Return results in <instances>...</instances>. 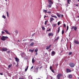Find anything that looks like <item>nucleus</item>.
I'll use <instances>...</instances> for the list:
<instances>
[{
  "label": "nucleus",
  "mask_w": 79,
  "mask_h": 79,
  "mask_svg": "<svg viewBox=\"0 0 79 79\" xmlns=\"http://www.w3.org/2000/svg\"><path fill=\"white\" fill-rule=\"evenodd\" d=\"M8 37L7 36H2V38H1V40H5L6 39H8Z\"/></svg>",
  "instance_id": "nucleus-1"
},
{
  "label": "nucleus",
  "mask_w": 79,
  "mask_h": 79,
  "mask_svg": "<svg viewBox=\"0 0 79 79\" xmlns=\"http://www.w3.org/2000/svg\"><path fill=\"white\" fill-rule=\"evenodd\" d=\"M69 65L71 68H74V66L75 65L73 63H70L69 64Z\"/></svg>",
  "instance_id": "nucleus-2"
},
{
  "label": "nucleus",
  "mask_w": 79,
  "mask_h": 79,
  "mask_svg": "<svg viewBox=\"0 0 79 79\" xmlns=\"http://www.w3.org/2000/svg\"><path fill=\"white\" fill-rule=\"evenodd\" d=\"M61 76H62V74H61V73L58 74L57 76V79H60Z\"/></svg>",
  "instance_id": "nucleus-3"
},
{
  "label": "nucleus",
  "mask_w": 79,
  "mask_h": 79,
  "mask_svg": "<svg viewBox=\"0 0 79 79\" xmlns=\"http://www.w3.org/2000/svg\"><path fill=\"white\" fill-rule=\"evenodd\" d=\"M1 50L2 52H6L8 49L6 48H2Z\"/></svg>",
  "instance_id": "nucleus-4"
},
{
  "label": "nucleus",
  "mask_w": 79,
  "mask_h": 79,
  "mask_svg": "<svg viewBox=\"0 0 79 79\" xmlns=\"http://www.w3.org/2000/svg\"><path fill=\"white\" fill-rule=\"evenodd\" d=\"M48 2L49 4H53V2H52V0H48Z\"/></svg>",
  "instance_id": "nucleus-5"
},
{
  "label": "nucleus",
  "mask_w": 79,
  "mask_h": 79,
  "mask_svg": "<svg viewBox=\"0 0 79 79\" xmlns=\"http://www.w3.org/2000/svg\"><path fill=\"white\" fill-rule=\"evenodd\" d=\"M70 72H71V69H66L67 73H70Z\"/></svg>",
  "instance_id": "nucleus-6"
},
{
  "label": "nucleus",
  "mask_w": 79,
  "mask_h": 79,
  "mask_svg": "<svg viewBox=\"0 0 79 79\" xmlns=\"http://www.w3.org/2000/svg\"><path fill=\"white\" fill-rule=\"evenodd\" d=\"M4 31L7 34H9V35H10V33L8 32V31L7 30H4Z\"/></svg>",
  "instance_id": "nucleus-7"
},
{
  "label": "nucleus",
  "mask_w": 79,
  "mask_h": 79,
  "mask_svg": "<svg viewBox=\"0 0 79 79\" xmlns=\"http://www.w3.org/2000/svg\"><path fill=\"white\" fill-rule=\"evenodd\" d=\"M56 15L58 16V18H61V15L60 14H58V13H57L56 14Z\"/></svg>",
  "instance_id": "nucleus-8"
},
{
  "label": "nucleus",
  "mask_w": 79,
  "mask_h": 79,
  "mask_svg": "<svg viewBox=\"0 0 79 79\" xmlns=\"http://www.w3.org/2000/svg\"><path fill=\"white\" fill-rule=\"evenodd\" d=\"M52 45L50 44L49 46H47L46 47V49H49V48H50V47H51Z\"/></svg>",
  "instance_id": "nucleus-9"
},
{
  "label": "nucleus",
  "mask_w": 79,
  "mask_h": 79,
  "mask_svg": "<svg viewBox=\"0 0 79 79\" xmlns=\"http://www.w3.org/2000/svg\"><path fill=\"white\" fill-rule=\"evenodd\" d=\"M54 20V19L53 18H50V23H52V21H53Z\"/></svg>",
  "instance_id": "nucleus-10"
},
{
  "label": "nucleus",
  "mask_w": 79,
  "mask_h": 79,
  "mask_svg": "<svg viewBox=\"0 0 79 79\" xmlns=\"http://www.w3.org/2000/svg\"><path fill=\"white\" fill-rule=\"evenodd\" d=\"M43 11L44 13H47V10L44 9L43 10Z\"/></svg>",
  "instance_id": "nucleus-11"
},
{
  "label": "nucleus",
  "mask_w": 79,
  "mask_h": 79,
  "mask_svg": "<svg viewBox=\"0 0 79 79\" xmlns=\"http://www.w3.org/2000/svg\"><path fill=\"white\" fill-rule=\"evenodd\" d=\"M39 67H36L35 69V71L37 72H38V71H39Z\"/></svg>",
  "instance_id": "nucleus-12"
},
{
  "label": "nucleus",
  "mask_w": 79,
  "mask_h": 79,
  "mask_svg": "<svg viewBox=\"0 0 79 79\" xmlns=\"http://www.w3.org/2000/svg\"><path fill=\"white\" fill-rule=\"evenodd\" d=\"M15 59L16 61H17V62H19V59L18 58H17V57H15Z\"/></svg>",
  "instance_id": "nucleus-13"
},
{
  "label": "nucleus",
  "mask_w": 79,
  "mask_h": 79,
  "mask_svg": "<svg viewBox=\"0 0 79 79\" xmlns=\"http://www.w3.org/2000/svg\"><path fill=\"white\" fill-rule=\"evenodd\" d=\"M74 42L75 43V44H79V42L77 41H74Z\"/></svg>",
  "instance_id": "nucleus-14"
},
{
  "label": "nucleus",
  "mask_w": 79,
  "mask_h": 79,
  "mask_svg": "<svg viewBox=\"0 0 79 79\" xmlns=\"http://www.w3.org/2000/svg\"><path fill=\"white\" fill-rule=\"evenodd\" d=\"M34 44V42L31 43L30 45V47H32V46H33Z\"/></svg>",
  "instance_id": "nucleus-15"
},
{
  "label": "nucleus",
  "mask_w": 79,
  "mask_h": 79,
  "mask_svg": "<svg viewBox=\"0 0 79 79\" xmlns=\"http://www.w3.org/2000/svg\"><path fill=\"white\" fill-rule=\"evenodd\" d=\"M53 33H50L49 34V37H50V36H53Z\"/></svg>",
  "instance_id": "nucleus-16"
},
{
  "label": "nucleus",
  "mask_w": 79,
  "mask_h": 79,
  "mask_svg": "<svg viewBox=\"0 0 79 79\" xmlns=\"http://www.w3.org/2000/svg\"><path fill=\"white\" fill-rule=\"evenodd\" d=\"M52 55H53L55 54V52L54 51H53L51 52Z\"/></svg>",
  "instance_id": "nucleus-17"
},
{
  "label": "nucleus",
  "mask_w": 79,
  "mask_h": 79,
  "mask_svg": "<svg viewBox=\"0 0 79 79\" xmlns=\"http://www.w3.org/2000/svg\"><path fill=\"white\" fill-rule=\"evenodd\" d=\"M69 2H71V0H67V4H69V5L70 4V3H69Z\"/></svg>",
  "instance_id": "nucleus-18"
},
{
  "label": "nucleus",
  "mask_w": 79,
  "mask_h": 79,
  "mask_svg": "<svg viewBox=\"0 0 79 79\" xmlns=\"http://www.w3.org/2000/svg\"><path fill=\"white\" fill-rule=\"evenodd\" d=\"M12 66V64H9L8 66V68H11V67Z\"/></svg>",
  "instance_id": "nucleus-19"
},
{
  "label": "nucleus",
  "mask_w": 79,
  "mask_h": 79,
  "mask_svg": "<svg viewBox=\"0 0 79 79\" xmlns=\"http://www.w3.org/2000/svg\"><path fill=\"white\" fill-rule=\"evenodd\" d=\"M68 77L69 78H72V75H69Z\"/></svg>",
  "instance_id": "nucleus-20"
},
{
  "label": "nucleus",
  "mask_w": 79,
  "mask_h": 79,
  "mask_svg": "<svg viewBox=\"0 0 79 79\" xmlns=\"http://www.w3.org/2000/svg\"><path fill=\"white\" fill-rule=\"evenodd\" d=\"M52 4H50L49 5H48V7L49 8H51V7H52Z\"/></svg>",
  "instance_id": "nucleus-21"
},
{
  "label": "nucleus",
  "mask_w": 79,
  "mask_h": 79,
  "mask_svg": "<svg viewBox=\"0 0 79 79\" xmlns=\"http://www.w3.org/2000/svg\"><path fill=\"white\" fill-rule=\"evenodd\" d=\"M28 67H28V66H27V67L25 69V71H27V69H28Z\"/></svg>",
  "instance_id": "nucleus-22"
},
{
  "label": "nucleus",
  "mask_w": 79,
  "mask_h": 79,
  "mask_svg": "<svg viewBox=\"0 0 79 79\" xmlns=\"http://www.w3.org/2000/svg\"><path fill=\"white\" fill-rule=\"evenodd\" d=\"M34 62H35V60L34 59V58H33L32 59V63H34Z\"/></svg>",
  "instance_id": "nucleus-23"
},
{
  "label": "nucleus",
  "mask_w": 79,
  "mask_h": 79,
  "mask_svg": "<svg viewBox=\"0 0 79 79\" xmlns=\"http://www.w3.org/2000/svg\"><path fill=\"white\" fill-rule=\"evenodd\" d=\"M60 27H59L58 28V30H57V33H58L60 32Z\"/></svg>",
  "instance_id": "nucleus-24"
},
{
  "label": "nucleus",
  "mask_w": 79,
  "mask_h": 79,
  "mask_svg": "<svg viewBox=\"0 0 79 79\" xmlns=\"http://www.w3.org/2000/svg\"><path fill=\"white\" fill-rule=\"evenodd\" d=\"M74 30H75V31H77V27H74Z\"/></svg>",
  "instance_id": "nucleus-25"
},
{
  "label": "nucleus",
  "mask_w": 79,
  "mask_h": 79,
  "mask_svg": "<svg viewBox=\"0 0 79 79\" xmlns=\"http://www.w3.org/2000/svg\"><path fill=\"white\" fill-rule=\"evenodd\" d=\"M59 38H60L59 37H58L56 39H55V40H58V39H59Z\"/></svg>",
  "instance_id": "nucleus-26"
},
{
  "label": "nucleus",
  "mask_w": 79,
  "mask_h": 79,
  "mask_svg": "<svg viewBox=\"0 0 79 79\" xmlns=\"http://www.w3.org/2000/svg\"><path fill=\"white\" fill-rule=\"evenodd\" d=\"M35 52H38V49H37V48L35 50Z\"/></svg>",
  "instance_id": "nucleus-27"
},
{
  "label": "nucleus",
  "mask_w": 79,
  "mask_h": 79,
  "mask_svg": "<svg viewBox=\"0 0 79 79\" xmlns=\"http://www.w3.org/2000/svg\"><path fill=\"white\" fill-rule=\"evenodd\" d=\"M42 30H44V31L45 29V28L44 27H42Z\"/></svg>",
  "instance_id": "nucleus-28"
},
{
  "label": "nucleus",
  "mask_w": 79,
  "mask_h": 79,
  "mask_svg": "<svg viewBox=\"0 0 79 79\" xmlns=\"http://www.w3.org/2000/svg\"><path fill=\"white\" fill-rule=\"evenodd\" d=\"M2 17L3 18H4V19H6V17H5V15H2Z\"/></svg>",
  "instance_id": "nucleus-29"
},
{
  "label": "nucleus",
  "mask_w": 79,
  "mask_h": 79,
  "mask_svg": "<svg viewBox=\"0 0 79 79\" xmlns=\"http://www.w3.org/2000/svg\"><path fill=\"white\" fill-rule=\"evenodd\" d=\"M69 29V27L68 26H67V29H66V31H67L68 30V29Z\"/></svg>",
  "instance_id": "nucleus-30"
},
{
  "label": "nucleus",
  "mask_w": 79,
  "mask_h": 79,
  "mask_svg": "<svg viewBox=\"0 0 79 79\" xmlns=\"http://www.w3.org/2000/svg\"><path fill=\"white\" fill-rule=\"evenodd\" d=\"M64 30H62V34H64Z\"/></svg>",
  "instance_id": "nucleus-31"
},
{
  "label": "nucleus",
  "mask_w": 79,
  "mask_h": 79,
  "mask_svg": "<svg viewBox=\"0 0 79 79\" xmlns=\"http://www.w3.org/2000/svg\"><path fill=\"white\" fill-rule=\"evenodd\" d=\"M47 22H48V21H45V23L44 24H45V25H46L47 23Z\"/></svg>",
  "instance_id": "nucleus-32"
},
{
  "label": "nucleus",
  "mask_w": 79,
  "mask_h": 79,
  "mask_svg": "<svg viewBox=\"0 0 79 79\" xmlns=\"http://www.w3.org/2000/svg\"><path fill=\"white\" fill-rule=\"evenodd\" d=\"M74 26L72 27L71 28V29H72V30H73V29H74Z\"/></svg>",
  "instance_id": "nucleus-33"
},
{
  "label": "nucleus",
  "mask_w": 79,
  "mask_h": 79,
  "mask_svg": "<svg viewBox=\"0 0 79 79\" xmlns=\"http://www.w3.org/2000/svg\"><path fill=\"white\" fill-rule=\"evenodd\" d=\"M60 22H58L57 23V25H58V26H59V25H60Z\"/></svg>",
  "instance_id": "nucleus-34"
},
{
  "label": "nucleus",
  "mask_w": 79,
  "mask_h": 79,
  "mask_svg": "<svg viewBox=\"0 0 79 79\" xmlns=\"http://www.w3.org/2000/svg\"><path fill=\"white\" fill-rule=\"evenodd\" d=\"M6 13L7 15V16L8 17H9V16H8V12L7 11L6 12Z\"/></svg>",
  "instance_id": "nucleus-35"
},
{
  "label": "nucleus",
  "mask_w": 79,
  "mask_h": 79,
  "mask_svg": "<svg viewBox=\"0 0 79 79\" xmlns=\"http://www.w3.org/2000/svg\"><path fill=\"white\" fill-rule=\"evenodd\" d=\"M47 13H48V14H50L51 13V11H47Z\"/></svg>",
  "instance_id": "nucleus-36"
},
{
  "label": "nucleus",
  "mask_w": 79,
  "mask_h": 79,
  "mask_svg": "<svg viewBox=\"0 0 79 79\" xmlns=\"http://www.w3.org/2000/svg\"><path fill=\"white\" fill-rule=\"evenodd\" d=\"M51 71H52V72L53 73H55V72H54V70L53 69L51 70Z\"/></svg>",
  "instance_id": "nucleus-37"
},
{
  "label": "nucleus",
  "mask_w": 79,
  "mask_h": 79,
  "mask_svg": "<svg viewBox=\"0 0 79 79\" xmlns=\"http://www.w3.org/2000/svg\"><path fill=\"white\" fill-rule=\"evenodd\" d=\"M72 52H69V55H72Z\"/></svg>",
  "instance_id": "nucleus-38"
},
{
  "label": "nucleus",
  "mask_w": 79,
  "mask_h": 79,
  "mask_svg": "<svg viewBox=\"0 0 79 79\" xmlns=\"http://www.w3.org/2000/svg\"><path fill=\"white\" fill-rule=\"evenodd\" d=\"M64 27H66V24H64Z\"/></svg>",
  "instance_id": "nucleus-39"
},
{
  "label": "nucleus",
  "mask_w": 79,
  "mask_h": 79,
  "mask_svg": "<svg viewBox=\"0 0 79 79\" xmlns=\"http://www.w3.org/2000/svg\"><path fill=\"white\" fill-rule=\"evenodd\" d=\"M50 70H52V66H50Z\"/></svg>",
  "instance_id": "nucleus-40"
},
{
  "label": "nucleus",
  "mask_w": 79,
  "mask_h": 79,
  "mask_svg": "<svg viewBox=\"0 0 79 79\" xmlns=\"http://www.w3.org/2000/svg\"><path fill=\"white\" fill-rule=\"evenodd\" d=\"M29 79H32V78L31 77H29Z\"/></svg>",
  "instance_id": "nucleus-41"
},
{
  "label": "nucleus",
  "mask_w": 79,
  "mask_h": 79,
  "mask_svg": "<svg viewBox=\"0 0 79 79\" xmlns=\"http://www.w3.org/2000/svg\"><path fill=\"white\" fill-rule=\"evenodd\" d=\"M34 49H33V50H31V52H34Z\"/></svg>",
  "instance_id": "nucleus-42"
},
{
  "label": "nucleus",
  "mask_w": 79,
  "mask_h": 79,
  "mask_svg": "<svg viewBox=\"0 0 79 79\" xmlns=\"http://www.w3.org/2000/svg\"><path fill=\"white\" fill-rule=\"evenodd\" d=\"M74 5H75L76 6H77V7H78V4H74Z\"/></svg>",
  "instance_id": "nucleus-43"
},
{
  "label": "nucleus",
  "mask_w": 79,
  "mask_h": 79,
  "mask_svg": "<svg viewBox=\"0 0 79 79\" xmlns=\"http://www.w3.org/2000/svg\"><path fill=\"white\" fill-rule=\"evenodd\" d=\"M55 65H56V67H57V66H58V63H57Z\"/></svg>",
  "instance_id": "nucleus-44"
},
{
  "label": "nucleus",
  "mask_w": 79,
  "mask_h": 79,
  "mask_svg": "<svg viewBox=\"0 0 79 79\" xmlns=\"http://www.w3.org/2000/svg\"><path fill=\"white\" fill-rule=\"evenodd\" d=\"M33 68H34V66H32L31 68V69H33Z\"/></svg>",
  "instance_id": "nucleus-45"
},
{
  "label": "nucleus",
  "mask_w": 79,
  "mask_h": 79,
  "mask_svg": "<svg viewBox=\"0 0 79 79\" xmlns=\"http://www.w3.org/2000/svg\"><path fill=\"white\" fill-rule=\"evenodd\" d=\"M51 31V30L50 29L48 30H47V31Z\"/></svg>",
  "instance_id": "nucleus-46"
},
{
  "label": "nucleus",
  "mask_w": 79,
  "mask_h": 79,
  "mask_svg": "<svg viewBox=\"0 0 79 79\" xmlns=\"http://www.w3.org/2000/svg\"><path fill=\"white\" fill-rule=\"evenodd\" d=\"M7 53H10V51H8L7 52Z\"/></svg>",
  "instance_id": "nucleus-47"
},
{
  "label": "nucleus",
  "mask_w": 79,
  "mask_h": 79,
  "mask_svg": "<svg viewBox=\"0 0 79 79\" xmlns=\"http://www.w3.org/2000/svg\"><path fill=\"white\" fill-rule=\"evenodd\" d=\"M54 18H56V19H57V17H56V16H54Z\"/></svg>",
  "instance_id": "nucleus-48"
},
{
  "label": "nucleus",
  "mask_w": 79,
  "mask_h": 79,
  "mask_svg": "<svg viewBox=\"0 0 79 79\" xmlns=\"http://www.w3.org/2000/svg\"><path fill=\"white\" fill-rule=\"evenodd\" d=\"M2 34H4V33H5V32H4V31H2Z\"/></svg>",
  "instance_id": "nucleus-49"
},
{
  "label": "nucleus",
  "mask_w": 79,
  "mask_h": 79,
  "mask_svg": "<svg viewBox=\"0 0 79 79\" xmlns=\"http://www.w3.org/2000/svg\"><path fill=\"white\" fill-rule=\"evenodd\" d=\"M38 54L37 52H36V53L35 54V55H37Z\"/></svg>",
  "instance_id": "nucleus-50"
},
{
  "label": "nucleus",
  "mask_w": 79,
  "mask_h": 79,
  "mask_svg": "<svg viewBox=\"0 0 79 79\" xmlns=\"http://www.w3.org/2000/svg\"><path fill=\"white\" fill-rule=\"evenodd\" d=\"M56 26V24H54V27H55V26Z\"/></svg>",
  "instance_id": "nucleus-51"
},
{
  "label": "nucleus",
  "mask_w": 79,
  "mask_h": 79,
  "mask_svg": "<svg viewBox=\"0 0 79 79\" xmlns=\"http://www.w3.org/2000/svg\"><path fill=\"white\" fill-rule=\"evenodd\" d=\"M15 32H16V33H17V34H18V31H15Z\"/></svg>",
  "instance_id": "nucleus-52"
},
{
  "label": "nucleus",
  "mask_w": 79,
  "mask_h": 79,
  "mask_svg": "<svg viewBox=\"0 0 79 79\" xmlns=\"http://www.w3.org/2000/svg\"><path fill=\"white\" fill-rule=\"evenodd\" d=\"M47 17V16H46V15H45L44 16V19H45V17Z\"/></svg>",
  "instance_id": "nucleus-53"
},
{
  "label": "nucleus",
  "mask_w": 79,
  "mask_h": 79,
  "mask_svg": "<svg viewBox=\"0 0 79 79\" xmlns=\"http://www.w3.org/2000/svg\"><path fill=\"white\" fill-rule=\"evenodd\" d=\"M42 68V66H41V67H40L39 68L40 69H41V68Z\"/></svg>",
  "instance_id": "nucleus-54"
},
{
  "label": "nucleus",
  "mask_w": 79,
  "mask_h": 79,
  "mask_svg": "<svg viewBox=\"0 0 79 79\" xmlns=\"http://www.w3.org/2000/svg\"><path fill=\"white\" fill-rule=\"evenodd\" d=\"M61 18H63V15H61Z\"/></svg>",
  "instance_id": "nucleus-55"
},
{
  "label": "nucleus",
  "mask_w": 79,
  "mask_h": 79,
  "mask_svg": "<svg viewBox=\"0 0 79 79\" xmlns=\"http://www.w3.org/2000/svg\"><path fill=\"white\" fill-rule=\"evenodd\" d=\"M54 16H52V15H51V17H52L53 18H54Z\"/></svg>",
  "instance_id": "nucleus-56"
},
{
  "label": "nucleus",
  "mask_w": 79,
  "mask_h": 79,
  "mask_svg": "<svg viewBox=\"0 0 79 79\" xmlns=\"http://www.w3.org/2000/svg\"><path fill=\"white\" fill-rule=\"evenodd\" d=\"M19 79H24V78H21V77H20L19 78Z\"/></svg>",
  "instance_id": "nucleus-57"
},
{
  "label": "nucleus",
  "mask_w": 79,
  "mask_h": 79,
  "mask_svg": "<svg viewBox=\"0 0 79 79\" xmlns=\"http://www.w3.org/2000/svg\"><path fill=\"white\" fill-rule=\"evenodd\" d=\"M0 75H3V73H0Z\"/></svg>",
  "instance_id": "nucleus-58"
},
{
  "label": "nucleus",
  "mask_w": 79,
  "mask_h": 79,
  "mask_svg": "<svg viewBox=\"0 0 79 79\" xmlns=\"http://www.w3.org/2000/svg\"><path fill=\"white\" fill-rule=\"evenodd\" d=\"M56 8H57V9H58V6H56Z\"/></svg>",
  "instance_id": "nucleus-59"
},
{
  "label": "nucleus",
  "mask_w": 79,
  "mask_h": 79,
  "mask_svg": "<svg viewBox=\"0 0 79 79\" xmlns=\"http://www.w3.org/2000/svg\"><path fill=\"white\" fill-rule=\"evenodd\" d=\"M31 50H32L31 49H30L29 50V52H31Z\"/></svg>",
  "instance_id": "nucleus-60"
},
{
  "label": "nucleus",
  "mask_w": 79,
  "mask_h": 79,
  "mask_svg": "<svg viewBox=\"0 0 79 79\" xmlns=\"http://www.w3.org/2000/svg\"><path fill=\"white\" fill-rule=\"evenodd\" d=\"M32 40H33L31 39V40L30 41H32Z\"/></svg>",
  "instance_id": "nucleus-61"
},
{
  "label": "nucleus",
  "mask_w": 79,
  "mask_h": 79,
  "mask_svg": "<svg viewBox=\"0 0 79 79\" xmlns=\"http://www.w3.org/2000/svg\"><path fill=\"white\" fill-rule=\"evenodd\" d=\"M35 34H33L32 35H34Z\"/></svg>",
  "instance_id": "nucleus-62"
},
{
  "label": "nucleus",
  "mask_w": 79,
  "mask_h": 79,
  "mask_svg": "<svg viewBox=\"0 0 79 79\" xmlns=\"http://www.w3.org/2000/svg\"><path fill=\"white\" fill-rule=\"evenodd\" d=\"M36 79H40V78H37Z\"/></svg>",
  "instance_id": "nucleus-63"
},
{
  "label": "nucleus",
  "mask_w": 79,
  "mask_h": 79,
  "mask_svg": "<svg viewBox=\"0 0 79 79\" xmlns=\"http://www.w3.org/2000/svg\"><path fill=\"white\" fill-rule=\"evenodd\" d=\"M18 42H19V40H18Z\"/></svg>",
  "instance_id": "nucleus-64"
}]
</instances>
